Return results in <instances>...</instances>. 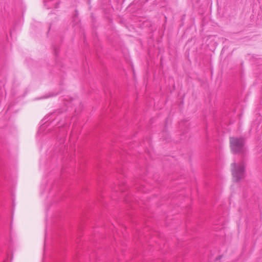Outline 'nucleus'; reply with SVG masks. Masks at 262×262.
<instances>
[{
    "mask_svg": "<svg viewBox=\"0 0 262 262\" xmlns=\"http://www.w3.org/2000/svg\"><path fill=\"white\" fill-rule=\"evenodd\" d=\"M221 256H219V257H218V258H217V259H220L221 258Z\"/></svg>",
    "mask_w": 262,
    "mask_h": 262,
    "instance_id": "4",
    "label": "nucleus"
},
{
    "mask_svg": "<svg viewBox=\"0 0 262 262\" xmlns=\"http://www.w3.org/2000/svg\"><path fill=\"white\" fill-rule=\"evenodd\" d=\"M55 55H57V50H56V49H55Z\"/></svg>",
    "mask_w": 262,
    "mask_h": 262,
    "instance_id": "3",
    "label": "nucleus"
},
{
    "mask_svg": "<svg viewBox=\"0 0 262 262\" xmlns=\"http://www.w3.org/2000/svg\"><path fill=\"white\" fill-rule=\"evenodd\" d=\"M164 140H168V139H167L166 138H164Z\"/></svg>",
    "mask_w": 262,
    "mask_h": 262,
    "instance_id": "5",
    "label": "nucleus"
},
{
    "mask_svg": "<svg viewBox=\"0 0 262 262\" xmlns=\"http://www.w3.org/2000/svg\"><path fill=\"white\" fill-rule=\"evenodd\" d=\"M230 144L232 151L241 155L242 158L246 155L245 140L243 138L230 137Z\"/></svg>",
    "mask_w": 262,
    "mask_h": 262,
    "instance_id": "1",
    "label": "nucleus"
},
{
    "mask_svg": "<svg viewBox=\"0 0 262 262\" xmlns=\"http://www.w3.org/2000/svg\"><path fill=\"white\" fill-rule=\"evenodd\" d=\"M231 170L232 174L234 180L236 182H238L242 179L245 178V163L244 159L239 163L236 162L231 164Z\"/></svg>",
    "mask_w": 262,
    "mask_h": 262,
    "instance_id": "2",
    "label": "nucleus"
}]
</instances>
